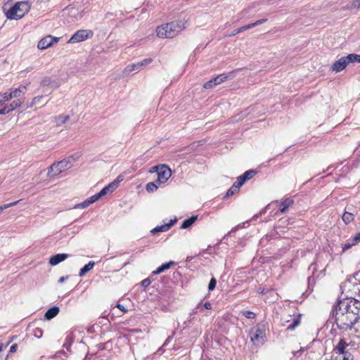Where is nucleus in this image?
Here are the masks:
<instances>
[{"mask_svg":"<svg viewBox=\"0 0 360 360\" xmlns=\"http://www.w3.org/2000/svg\"><path fill=\"white\" fill-rule=\"evenodd\" d=\"M101 194V197L104 196L105 195L110 193L108 188L105 186L99 193Z\"/></svg>","mask_w":360,"mask_h":360,"instance_id":"a18cd8bd","label":"nucleus"},{"mask_svg":"<svg viewBox=\"0 0 360 360\" xmlns=\"http://www.w3.org/2000/svg\"><path fill=\"white\" fill-rule=\"evenodd\" d=\"M354 217H355V214L354 212L346 210L343 213V214L342 216V219L345 224H348L354 220Z\"/></svg>","mask_w":360,"mask_h":360,"instance_id":"412c9836","label":"nucleus"},{"mask_svg":"<svg viewBox=\"0 0 360 360\" xmlns=\"http://www.w3.org/2000/svg\"><path fill=\"white\" fill-rule=\"evenodd\" d=\"M242 313L248 319H254L255 317V314L250 311H243Z\"/></svg>","mask_w":360,"mask_h":360,"instance_id":"ea45409f","label":"nucleus"},{"mask_svg":"<svg viewBox=\"0 0 360 360\" xmlns=\"http://www.w3.org/2000/svg\"><path fill=\"white\" fill-rule=\"evenodd\" d=\"M259 20L260 22V24L262 25V24L264 23L265 22H266L267 19L266 18H263V19H260Z\"/></svg>","mask_w":360,"mask_h":360,"instance_id":"4d7b16f0","label":"nucleus"},{"mask_svg":"<svg viewBox=\"0 0 360 360\" xmlns=\"http://www.w3.org/2000/svg\"><path fill=\"white\" fill-rule=\"evenodd\" d=\"M22 103V101H21L20 100H15L12 103H11L10 104H8V105L11 111H13L16 108L20 107Z\"/></svg>","mask_w":360,"mask_h":360,"instance_id":"7c9ffc66","label":"nucleus"},{"mask_svg":"<svg viewBox=\"0 0 360 360\" xmlns=\"http://www.w3.org/2000/svg\"><path fill=\"white\" fill-rule=\"evenodd\" d=\"M294 203V201L293 200L290 199V198H286L283 201H282L278 207H279V211L281 212V213H285L286 212L287 210L288 207H290V206H292Z\"/></svg>","mask_w":360,"mask_h":360,"instance_id":"f3484780","label":"nucleus"},{"mask_svg":"<svg viewBox=\"0 0 360 360\" xmlns=\"http://www.w3.org/2000/svg\"><path fill=\"white\" fill-rule=\"evenodd\" d=\"M2 349H3L2 345H0V352L2 351Z\"/></svg>","mask_w":360,"mask_h":360,"instance_id":"13d9d810","label":"nucleus"},{"mask_svg":"<svg viewBox=\"0 0 360 360\" xmlns=\"http://www.w3.org/2000/svg\"><path fill=\"white\" fill-rule=\"evenodd\" d=\"M300 323V316H293L292 318V323L287 326V330H293L296 327H297Z\"/></svg>","mask_w":360,"mask_h":360,"instance_id":"4be33fe9","label":"nucleus"},{"mask_svg":"<svg viewBox=\"0 0 360 360\" xmlns=\"http://www.w3.org/2000/svg\"><path fill=\"white\" fill-rule=\"evenodd\" d=\"M101 194L98 193L87 198L89 202L92 204L101 198Z\"/></svg>","mask_w":360,"mask_h":360,"instance_id":"58836bf2","label":"nucleus"},{"mask_svg":"<svg viewBox=\"0 0 360 360\" xmlns=\"http://www.w3.org/2000/svg\"><path fill=\"white\" fill-rule=\"evenodd\" d=\"M248 25H249V27H250V28L255 27H256L257 25H259L261 24H260L259 20H258L256 22L250 23V24H248Z\"/></svg>","mask_w":360,"mask_h":360,"instance_id":"3c124183","label":"nucleus"},{"mask_svg":"<svg viewBox=\"0 0 360 360\" xmlns=\"http://www.w3.org/2000/svg\"><path fill=\"white\" fill-rule=\"evenodd\" d=\"M360 63V55L356 53L348 54L346 56L340 58L335 61L331 66L330 69L335 72L343 70L348 64L351 63Z\"/></svg>","mask_w":360,"mask_h":360,"instance_id":"20e7f679","label":"nucleus"},{"mask_svg":"<svg viewBox=\"0 0 360 360\" xmlns=\"http://www.w3.org/2000/svg\"><path fill=\"white\" fill-rule=\"evenodd\" d=\"M43 98V96H36L34 97L33 99H32V103H30V107L32 108L33 107L34 105L36 104H38L40 103L41 100Z\"/></svg>","mask_w":360,"mask_h":360,"instance_id":"e433bc0d","label":"nucleus"},{"mask_svg":"<svg viewBox=\"0 0 360 360\" xmlns=\"http://www.w3.org/2000/svg\"><path fill=\"white\" fill-rule=\"evenodd\" d=\"M348 343L344 338L340 339L338 345L334 348V351L335 353H338L340 354H347V351L345 350L346 347L348 346Z\"/></svg>","mask_w":360,"mask_h":360,"instance_id":"2eb2a0df","label":"nucleus"},{"mask_svg":"<svg viewBox=\"0 0 360 360\" xmlns=\"http://www.w3.org/2000/svg\"><path fill=\"white\" fill-rule=\"evenodd\" d=\"M153 170L150 172L155 171L158 174L157 181L159 184L165 183L172 175L171 169L167 166L166 165H161L158 166L153 167L152 168Z\"/></svg>","mask_w":360,"mask_h":360,"instance_id":"423d86ee","label":"nucleus"},{"mask_svg":"<svg viewBox=\"0 0 360 360\" xmlns=\"http://www.w3.org/2000/svg\"><path fill=\"white\" fill-rule=\"evenodd\" d=\"M176 221V219H174V220L171 219L168 224H165L161 226H158L155 228H154L153 229H152L151 233L153 234H156L159 232L167 231L174 224V223Z\"/></svg>","mask_w":360,"mask_h":360,"instance_id":"4468645a","label":"nucleus"},{"mask_svg":"<svg viewBox=\"0 0 360 360\" xmlns=\"http://www.w3.org/2000/svg\"><path fill=\"white\" fill-rule=\"evenodd\" d=\"M3 103L1 102V101L0 100V105L2 104Z\"/></svg>","mask_w":360,"mask_h":360,"instance_id":"052dcab7","label":"nucleus"},{"mask_svg":"<svg viewBox=\"0 0 360 360\" xmlns=\"http://www.w3.org/2000/svg\"><path fill=\"white\" fill-rule=\"evenodd\" d=\"M355 241L352 240V243H347L344 245L342 247L343 251H345L348 249H349L352 246H353L355 244Z\"/></svg>","mask_w":360,"mask_h":360,"instance_id":"c03bdc74","label":"nucleus"},{"mask_svg":"<svg viewBox=\"0 0 360 360\" xmlns=\"http://www.w3.org/2000/svg\"><path fill=\"white\" fill-rule=\"evenodd\" d=\"M227 79V76L224 75H219L216 77L210 79L204 84L205 89H211L218 84H221Z\"/></svg>","mask_w":360,"mask_h":360,"instance_id":"f8f14e48","label":"nucleus"},{"mask_svg":"<svg viewBox=\"0 0 360 360\" xmlns=\"http://www.w3.org/2000/svg\"><path fill=\"white\" fill-rule=\"evenodd\" d=\"M337 306L342 309V311H348V313H351L354 316H357L359 319L360 316V301L352 297L347 298L340 301Z\"/></svg>","mask_w":360,"mask_h":360,"instance_id":"7ed1b4c3","label":"nucleus"},{"mask_svg":"<svg viewBox=\"0 0 360 360\" xmlns=\"http://www.w3.org/2000/svg\"><path fill=\"white\" fill-rule=\"evenodd\" d=\"M124 178L122 176L120 175L117 177V179L115 180H114L112 182L113 183H117V186H118L119 184L123 181Z\"/></svg>","mask_w":360,"mask_h":360,"instance_id":"8fccbe9b","label":"nucleus"},{"mask_svg":"<svg viewBox=\"0 0 360 360\" xmlns=\"http://www.w3.org/2000/svg\"><path fill=\"white\" fill-rule=\"evenodd\" d=\"M18 202H19V200H17V201H15V202H11V203H8V204H4V205L0 206V213H1L4 210H6L7 208L17 205Z\"/></svg>","mask_w":360,"mask_h":360,"instance_id":"72a5a7b5","label":"nucleus"},{"mask_svg":"<svg viewBox=\"0 0 360 360\" xmlns=\"http://www.w3.org/2000/svg\"><path fill=\"white\" fill-rule=\"evenodd\" d=\"M58 313H59V308L58 307L54 306V307H51L50 309H49L46 311L44 316L47 320H51L53 318H54L55 316H56Z\"/></svg>","mask_w":360,"mask_h":360,"instance_id":"a211bd4d","label":"nucleus"},{"mask_svg":"<svg viewBox=\"0 0 360 360\" xmlns=\"http://www.w3.org/2000/svg\"><path fill=\"white\" fill-rule=\"evenodd\" d=\"M258 3H253L249 7L243 9L241 12L242 15H245L246 13H249L251 8H255L257 5H258Z\"/></svg>","mask_w":360,"mask_h":360,"instance_id":"a19ab883","label":"nucleus"},{"mask_svg":"<svg viewBox=\"0 0 360 360\" xmlns=\"http://www.w3.org/2000/svg\"><path fill=\"white\" fill-rule=\"evenodd\" d=\"M334 316L338 327L342 330L351 328L358 320L357 316L348 311H342L338 306L335 307Z\"/></svg>","mask_w":360,"mask_h":360,"instance_id":"f257e3e1","label":"nucleus"},{"mask_svg":"<svg viewBox=\"0 0 360 360\" xmlns=\"http://www.w3.org/2000/svg\"><path fill=\"white\" fill-rule=\"evenodd\" d=\"M70 120L69 115H59L55 117V121L57 126H61L65 124Z\"/></svg>","mask_w":360,"mask_h":360,"instance_id":"a878e982","label":"nucleus"},{"mask_svg":"<svg viewBox=\"0 0 360 360\" xmlns=\"http://www.w3.org/2000/svg\"><path fill=\"white\" fill-rule=\"evenodd\" d=\"M166 28L169 29L170 38H173L185 28V23L181 20L171 22L166 24Z\"/></svg>","mask_w":360,"mask_h":360,"instance_id":"1a4fd4ad","label":"nucleus"},{"mask_svg":"<svg viewBox=\"0 0 360 360\" xmlns=\"http://www.w3.org/2000/svg\"><path fill=\"white\" fill-rule=\"evenodd\" d=\"M32 334L34 337L40 338L43 335V330L40 328H36L33 330Z\"/></svg>","mask_w":360,"mask_h":360,"instance_id":"f704fd0d","label":"nucleus"},{"mask_svg":"<svg viewBox=\"0 0 360 360\" xmlns=\"http://www.w3.org/2000/svg\"><path fill=\"white\" fill-rule=\"evenodd\" d=\"M353 241L359 242L360 241V231L356 234V236L353 238Z\"/></svg>","mask_w":360,"mask_h":360,"instance_id":"864d4df0","label":"nucleus"},{"mask_svg":"<svg viewBox=\"0 0 360 360\" xmlns=\"http://www.w3.org/2000/svg\"><path fill=\"white\" fill-rule=\"evenodd\" d=\"M106 188H108L110 193H112L113 191H115L117 188V183L112 182V183L109 184L106 186Z\"/></svg>","mask_w":360,"mask_h":360,"instance_id":"79ce46f5","label":"nucleus"},{"mask_svg":"<svg viewBox=\"0 0 360 360\" xmlns=\"http://www.w3.org/2000/svg\"><path fill=\"white\" fill-rule=\"evenodd\" d=\"M30 5L27 1L17 2L12 8L6 12V15L11 20H19L29 12Z\"/></svg>","mask_w":360,"mask_h":360,"instance_id":"f03ea898","label":"nucleus"},{"mask_svg":"<svg viewBox=\"0 0 360 360\" xmlns=\"http://www.w3.org/2000/svg\"><path fill=\"white\" fill-rule=\"evenodd\" d=\"M234 231H235L234 229H231V231L230 232V233H231V232H233Z\"/></svg>","mask_w":360,"mask_h":360,"instance_id":"bf43d9fd","label":"nucleus"},{"mask_svg":"<svg viewBox=\"0 0 360 360\" xmlns=\"http://www.w3.org/2000/svg\"><path fill=\"white\" fill-rule=\"evenodd\" d=\"M116 307L118 308L122 313L127 311V309L122 304H117Z\"/></svg>","mask_w":360,"mask_h":360,"instance_id":"de8ad7c7","label":"nucleus"},{"mask_svg":"<svg viewBox=\"0 0 360 360\" xmlns=\"http://www.w3.org/2000/svg\"><path fill=\"white\" fill-rule=\"evenodd\" d=\"M239 187L236 184H234L226 192L225 197H229L233 195L234 193H237L239 191Z\"/></svg>","mask_w":360,"mask_h":360,"instance_id":"bb28decb","label":"nucleus"},{"mask_svg":"<svg viewBox=\"0 0 360 360\" xmlns=\"http://www.w3.org/2000/svg\"><path fill=\"white\" fill-rule=\"evenodd\" d=\"M58 41V37H53L51 35H48L41 39L38 42L37 46L39 49H46L52 46L53 44L57 43Z\"/></svg>","mask_w":360,"mask_h":360,"instance_id":"9b49d317","label":"nucleus"},{"mask_svg":"<svg viewBox=\"0 0 360 360\" xmlns=\"http://www.w3.org/2000/svg\"><path fill=\"white\" fill-rule=\"evenodd\" d=\"M27 90V87L25 86H21L18 89H15L11 91V94H12L13 98H18L21 94H24Z\"/></svg>","mask_w":360,"mask_h":360,"instance_id":"b1692460","label":"nucleus"},{"mask_svg":"<svg viewBox=\"0 0 360 360\" xmlns=\"http://www.w3.org/2000/svg\"><path fill=\"white\" fill-rule=\"evenodd\" d=\"M10 112L11 111L8 105H6L4 108L0 109V115H6Z\"/></svg>","mask_w":360,"mask_h":360,"instance_id":"37998d69","label":"nucleus"},{"mask_svg":"<svg viewBox=\"0 0 360 360\" xmlns=\"http://www.w3.org/2000/svg\"><path fill=\"white\" fill-rule=\"evenodd\" d=\"M17 348H18V345L16 344H14L13 345L11 348H10V352H16L17 350Z\"/></svg>","mask_w":360,"mask_h":360,"instance_id":"5fc2aeb1","label":"nucleus"},{"mask_svg":"<svg viewBox=\"0 0 360 360\" xmlns=\"http://www.w3.org/2000/svg\"><path fill=\"white\" fill-rule=\"evenodd\" d=\"M146 189L148 193H153L158 189V186L154 182H149L146 184Z\"/></svg>","mask_w":360,"mask_h":360,"instance_id":"c756f323","label":"nucleus"},{"mask_svg":"<svg viewBox=\"0 0 360 360\" xmlns=\"http://www.w3.org/2000/svg\"><path fill=\"white\" fill-rule=\"evenodd\" d=\"M198 215L192 216L191 217L185 219L181 224V229H186L191 226L197 220Z\"/></svg>","mask_w":360,"mask_h":360,"instance_id":"aec40b11","label":"nucleus"},{"mask_svg":"<svg viewBox=\"0 0 360 360\" xmlns=\"http://www.w3.org/2000/svg\"><path fill=\"white\" fill-rule=\"evenodd\" d=\"M69 255L65 253H60V254H56L49 259V264L51 266H56L60 263L61 262H63L67 258H68Z\"/></svg>","mask_w":360,"mask_h":360,"instance_id":"ddd939ff","label":"nucleus"},{"mask_svg":"<svg viewBox=\"0 0 360 360\" xmlns=\"http://www.w3.org/2000/svg\"><path fill=\"white\" fill-rule=\"evenodd\" d=\"M68 276H63V277H60L58 280V282L59 283H63L66 279H68Z\"/></svg>","mask_w":360,"mask_h":360,"instance_id":"6e6d98bb","label":"nucleus"},{"mask_svg":"<svg viewBox=\"0 0 360 360\" xmlns=\"http://www.w3.org/2000/svg\"><path fill=\"white\" fill-rule=\"evenodd\" d=\"M172 264H174V262H172V261L163 264L162 265L159 266L155 271H154L153 272V274L155 275L161 274V273L164 272L165 271L169 269L170 268L171 265H172Z\"/></svg>","mask_w":360,"mask_h":360,"instance_id":"5701e85b","label":"nucleus"},{"mask_svg":"<svg viewBox=\"0 0 360 360\" xmlns=\"http://www.w3.org/2000/svg\"><path fill=\"white\" fill-rule=\"evenodd\" d=\"M250 29L249 25H246L244 26L240 27V28L235 30L233 31L231 34H229V37L235 36L237 34H239L242 32H244L245 30H248Z\"/></svg>","mask_w":360,"mask_h":360,"instance_id":"cd10ccee","label":"nucleus"},{"mask_svg":"<svg viewBox=\"0 0 360 360\" xmlns=\"http://www.w3.org/2000/svg\"><path fill=\"white\" fill-rule=\"evenodd\" d=\"M353 6L356 8H360V0H356L353 3Z\"/></svg>","mask_w":360,"mask_h":360,"instance_id":"603ef678","label":"nucleus"},{"mask_svg":"<svg viewBox=\"0 0 360 360\" xmlns=\"http://www.w3.org/2000/svg\"><path fill=\"white\" fill-rule=\"evenodd\" d=\"M12 98H13V97H12V94H11V92L10 93L5 92L2 94H0V100L1 101L2 103L8 101Z\"/></svg>","mask_w":360,"mask_h":360,"instance_id":"2f4dec72","label":"nucleus"},{"mask_svg":"<svg viewBox=\"0 0 360 360\" xmlns=\"http://www.w3.org/2000/svg\"><path fill=\"white\" fill-rule=\"evenodd\" d=\"M245 181V179L243 175H241L237 178V181L235 182V184L240 188Z\"/></svg>","mask_w":360,"mask_h":360,"instance_id":"4c0bfd02","label":"nucleus"},{"mask_svg":"<svg viewBox=\"0 0 360 360\" xmlns=\"http://www.w3.org/2000/svg\"><path fill=\"white\" fill-rule=\"evenodd\" d=\"M91 203L89 202L88 199L85 200L84 202L77 204L75 206V208H86L89 207Z\"/></svg>","mask_w":360,"mask_h":360,"instance_id":"473e14b6","label":"nucleus"},{"mask_svg":"<svg viewBox=\"0 0 360 360\" xmlns=\"http://www.w3.org/2000/svg\"><path fill=\"white\" fill-rule=\"evenodd\" d=\"M216 284H217L216 279L214 278H212L211 280L210 281V283L208 285L209 291L213 290L216 287Z\"/></svg>","mask_w":360,"mask_h":360,"instance_id":"c9c22d12","label":"nucleus"},{"mask_svg":"<svg viewBox=\"0 0 360 360\" xmlns=\"http://www.w3.org/2000/svg\"><path fill=\"white\" fill-rule=\"evenodd\" d=\"M156 32H157V35L159 37L170 38V35H169L170 31H169V29L166 28V24L158 27Z\"/></svg>","mask_w":360,"mask_h":360,"instance_id":"dca6fc26","label":"nucleus"},{"mask_svg":"<svg viewBox=\"0 0 360 360\" xmlns=\"http://www.w3.org/2000/svg\"><path fill=\"white\" fill-rule=\"evenodd\" d=\"M152 61V58H148L137 63L129 64L125 68L124 73L128 75L133 71H140L143 67L150 64Z\"/></svg>","mask_w":360,"mask_h":360,"instance_id":"9d476101","label":"nucleus"},{"mask_svg":"<svg viewBox=\"0 0 360 360\" xmlns=\"http://www.w3.org/2000/svg\"><path fill=\"white\" fill-rule=\"evenodd\" d=\"M41 86H51L53 89H56L59 86V83L56 81H52L49 77H45L41 82Z\"/></svg>","mask_w":360,"mask_h":360,"instance_id":"6ab92c4d","label":"nucleus"},{"mask_svg":"<svg viewBox=\"0 0 360 360\" xmlns=\"http://www.w3.org/2000/svg\"><path fill=\"white\" fill-rule=\"evenodd\" d=\"M250 337L254 345H261L264 342L266 338L265 330L261 328H252L250 331Z\"/></svg>","mask_w":360,"mask_h":360,"instance_id":"6e6552de","label":"nucleus"},{"mask_svg":"<svg viewBox=\"0 0 360 360\" xmlns=\"http://www.w3.org/2000/svg\"><path fill=\"white\" fill-rule=\"evenodd\" d=\"M212 309V304L209 302H205L203 306L202 307V309Z\"/></svg>","mask_w":360,"mask_h":360,"instance_id":"09e8293b","label":"nucleus"},{"mask_svg":"<svg viewBox=\"0 0 360 360\" xmlns=\"http://www.w3.org/2000/svg\"><path fill=\"white\" fill-rule=\"evenodd\" d=\"M94 32L91 30H79L72 34L68 43L75 44L83 41L93 37Z\"/></svg>","mask_w":360,"mask_h":360,"instance_id":"0eeeda50","label":"nucleus"},{"mask_svg":"<svg viewBox=\"0 0 360 360\" xmlns=\"http://www.w3.org/2000/svg\"><path fill=\"white\" fill-rule=\"evenodd\" d=\"M72 164L68 160H63L58 162L53 163L49 168L48 171V176L53 177L55 176L63 171L71 167Z\"/></svg>","mask_w":360,"mask_h":360,"instance_id":"39448f33","label":"nucleus"},{"mask_svg":"<svg viewBox=\"0 0 360 360\" xmlns=\"http://www.w3.org/2000/svg\"><path fill=\"white\" fill-rule=\"evenodd\" d=\"M95 263L93 261L89 262L87 264H86L83 268H82L79 271V276H83L90 270H91L94 266Z\"/></svg>","mask_w":360,"mask_h":360,"instance_id":"393cba45","label":"nucleus"},{"mask_svg":"<svg viewBox=\"0 0 360 360\" xmlns=\"http://www.w3.org/2000/svg\"><path fill=\"white\" fill-rule=\"evenodd\" d=\"M150 280L149 278H146L141 282V285L143 287H148L150 284Z\"/></svg>","mask_w":360,"mask_h":360,"instance_id":"49530a36","label":"nucleus"},{"mask_svg":"<svg viewBox=\"0 0 360 360\" xmlns=\"http://www.w3.org/2000/svg\"><path fill=\"white\" fill-rule=\"evenodd\" d=\"M257 174V172L253 169H250L248 171H246L243 176L245 179L246 181L251 179L255 174Z\"/></svg>","mask_w":360,"mask_h":360,"instance_id":"c85d7f7f","label":"nucleus"}]
</instances>
